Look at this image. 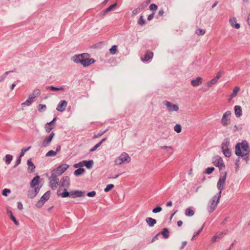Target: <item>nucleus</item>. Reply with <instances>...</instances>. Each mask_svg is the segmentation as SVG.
Segmentation results:
<instances>
[{
  "label": "nucleus",
  "mask_w": 250,
  "mask_h": 250,
  "mask_svg": "<svg viewBox=\"0 0 250 250\" xmlns=\"http://www.w3.org/2000/svg\"><path fill=\"white\" fill-rule=\"evenodd\" d=\"M235 154L237 156H241L246 161L249 159L250 150L249 145L246 142L239 143L236 145Z\"/></svg>",
  "instance_id": "1"
},
{
  "label": "nucleus",
  "mask_w": 250,
  "mask_h": 250,
  "mask_svg": "<svg viewBox=\"0 0 250 250\" xmlns=\"http://www.w3.org/2000/svg\"><path fill=\"white\" fill-rule=\"evenodd\" d=\"M72 60L75 62L81 63L84 67L88 66L95 62L94 59H89L87 53L75 55L72 58Z\"/></svg>",
  "instance_id": "2"
},
{
  "label": "nucleus",
  "mask_w": 250,
  "mask_h": 250,
  "mask_svg": "<svg viewBox=\"0 0 250 250\" xmlns=\"http://www.w3.org/2000/svg\"><path fill=\"white\" fill-rule=\"evenodd\" d=\"M220 193L214 195L208 203L207 209L209 213L213 212L216 208L221 197Z\"/></svg>",
  "instance_id": "3"
},
{
  "label": "nucleus",
  "mask_w": 250,
  "mask_h": 250,
  "mask_svg": "<svg viewBox=\"0 0 250 250\" xmlns=\"http://www.w3.org/2000/svg\"><path fill=\"white\" fill-rule=\"evenodd\" d=\"M130 161V156L126 153L124 152L115 159V163L116 165H119L123 163H128Z\"/></svg>",
  "instance_id": "4"
},
{
  "label": "nucleus",
  "mask_w": 250,
  "mask_h": 250,
  "mask_svg": "<svg viewBox=\"0 0 250 250\" xmlns=\"http://www.w3.org/2000/svg\"><path fill=\"white\" fill-rule=\"evenodd\" d=\"M227 173L225 172L223 175H221L217 184V188L219 190V193L221 195L222 191L224 189L226 185Z\"/></svg>",
  "instance_id": "5"
},
{
  "label": "nucleus",
  "mask_w": 250,
  "mask_h": 250,
  "mask_svg": "<svg viewBox=\"0 0 250 250\" xmlns=\"http://www.w3.org/2000/svg\"><path fill=\"white\" fill-rule=\"evenodd\" d=\"M55 173H52L51 176L49 178V183L51 188L55 190L57 188L59 185V179Z\"/></svg>",
  "instance_id": "6"
},
{
  "label": "nucleus",
  "mask_w": 250,
  "mask_h": 250,
  "mask_svg": "<svg viewBox=\"0 0 250 250\" xmlns=\"http://www.w3.org/2000/svg\"><path fill=\"white\" fill-rule=\"evenodd\" d=\"M231 115V113L230 111H227L224 113L221 119V124L223 126H226L230 124Z\"/></svg>",
  "instance_id": "7"
},
{
  "label": "nucleus",
  "mask_w": 250,
  "mask_h": 250,
  "mask_svg": "<svg viewBox=\"0 0 250 250\" xmlns=\"http://www.w3.org/2000/svg\"><path fill=\"white\" fill-rule=\"evenodd\" d=\"M229 142L228 140H225L222 144V150L224 155L227 157H229L231 152L229 148Z\"/></svg>",
  "instance_id": "8"
},
{
  "label": "nucleus",
  "mask_w": 250,
  "mask_h": 250,
  "mask_svg": "<svg viewBox=\"0 0 250 250\" xmlns=\"http://www.w3.org/2000/svg\"><path fill=\"white\" fill-rule=\"evenodd\" d=\"M164 104L166 105L167 110L169 112H177L179 110V106L176 104H174L170 102L166 101L164 102Z\"/></svg>",
  "instance_id": "9"
},
{
  "label": "nucleus",
  "mask_w": 250,
  "mask_h": 250,
  "mask_svg": "<svg viewBox=\"0 0 250 250\" xmlns=\"http://www.w3.org/2000/svg\"><path fill=\"white\" fill-rule=\"evenodd\" d=\"M69 166L64 164L59 166L56 169L52 171V173H55L56 175L60 176L62 175L68 168Z\"/></svg>",
  "instance_id": "10"
},
{
  "label": "nucleus",
  "mask_w": 250,
  "mask_h": 250,
  "mask_svg": "<svg viewBox=\"0 0 250 250\" xmlns=\"http://www.w3.org/2000/svg\"><path fill=\"white\" fill-rule=\"evenodd\" d=\"M213 164L215 167H219L220 169L225 167L222 158L218 156L214 158Z\"/></svg>",
  "instance_id": "11"
},
{
  "label": "nucleus",
  "mask_w": 250,
  "mask_h": 250,
  "mask_svg": "<svg viewBox=\"0 0 250 250\" xmlns=\"http://www.w3.org/2000/svg\"><path fill=\"white\" fill-rule=\"evenodd\" d=\"M70 185V179L68 176H64L60 181V186L64 188V190L67 189Z\"/></svg>",
  "instance_id": "12"
},
{
  "label": "nucleus",
  "mask_w": 250,
  "mask_h": 250,
  "mask_svg": "<svg viewBox=\"0 0 250 250\" xmlns=\"http://www.w3.org/2000/svg\"><path fill=\"white\" fill-rule=\"evenodd\" d=\"M54 136L55 133L52 132L48 137H46L42 143V146L46 147L51 143Z\"/></svg>",
  "instance_id": "13"
},
{
  "label": "nucleus",
  "mask_w": 250,
  "mask_h": 250,
  "mask_svg": "<svg viewBox=\"0 0 250 250\" xmlns=\"http://www.w3.org/2000/svg\"><path fill=\"white\" fill-rule=\"evenodd\" d=\"M85 191H83L79 190L71 191V197L72 198L83 197L85 195Z\"/></svg>",
  "instance_id": "14"
},
{
  "label": "nucleus",
  "mask_w": 250,
  "mask_h": 250,
  "mask_svg": "<svg viewBox=\"0 0 250 250\" xmlns=\"http://www.w3.org/2000/svg\"><path fill=\"white\" fill-rule=\"evenodd\" d=\"M67 105V102L65 101H61L58 105L56 109L60 112H63Z\"/></svg>",
  "instance_id": "15"
},
{
  "label": "nucleus",
  "mask_w": 250,
  "mask_h": 250,
  "mask_svg": "<svg viewBox=\"0 0 250 250\" xmlns=\"http://www.w3.org/2000/svg\"><path fill=\"white\" fill-rule=\"evenodd\" d=\"M40 188L36 187L34 189L30 190L28 192V196L30 198H34L39 193Z\"/></svg>",
  "instance_id": "16"
},
{
  "label": "nucleus",
  "mask_w": 250,
  "mask_h": 250,
  "mask_svg": "<svg viewBox=\"0 0 250 250\" xmlns=\"http://www.w3.org/2000/svg\"><path fill=\"white\" fill-rule=\"evenodd\" d=\"M229 22L230 25L235 29H238L240 27V24L237 22V19L234 17H231L229 19Z\"/></svg>",
  "instance_id": "17"
},
{
  "label": "nucleus",
  "mask_w": 250,
  "mask_h": 250,
  "mask_svg": "<svg viewBox=\"0 0 250 250\" xmlns=\"http://www.w3.org/2000/svg\"><path fill=\"white\" fill-rule=\"evenodd\" d=\"M203 81V78L201 77H198L195 79L191 81V84L196 87L202 84Z\"/></svg>",
  "instance_id": "18"
},
{
  "label": "nucleus",
  "mask_w": 250,
  "mask_h": 250,
  "mask_svg": "<svg viewBox=\"0 0 250 250\" xmlns=\"http://www.w3.org/2000/svg\"><path fill=\"white\" fill-rule=\"evenodd\" d=\"M41 94V91L38 89H35L33 92L30 94L29 95V97H30V100L32 99L33 100H34V99L38 97Z\"/></svg>",
  "instance_id": "19"
},
{
  "label": "nucleus",
  "mask_w": 250,
  "mask_h": 250,
  "mask_svg": "<svg viewBox=\"0 0 250 250\" xmlns=\"http://www.w3.org/2000/svg\"><path fill=\"white\" fill-rule=\"evenodd\" d=\"M235 115L236 117H240L242 114V110L240 106L236 105L234 107Z\"/></svg>",
  "instance_id": "20"
},
{
  "label": "nucleus",
  "mask_w": 250,
  "mask_h": 250,
  "mask_svg": "<svg viewBox=\"0 0 250 250\" xmlns=\"http://www.w3.org/2000/svg\"><path fill=\"white\" fill-rule=\"evenodd\" d=\"M153 56V53L151 52H146L145 54V57L141 58L142 61L147 62L150 59H152Z\"/></svg>",
  "instance_id": "21"
},
{
  "label": "nucleus",
  "mask_w": 250,
  "mask_h": 250,
  "mask_svg": "<svg viewBox=\"0 0 250 250\" xmlns=\"http://www.w3.org/2000/svg\"><path fill=\"white\" fill-rule=\"evenodd\" d=\"M39 179L40 177L38 175L35 176L30 183V187L33 188L38 185Z\"/></svg>",
  "instance_id": "22"
},
{
  "label": "nucleus",
  "mask_w": 250,
  "mask_h": 250,
  "mask_svg": "<svg viewBox=\"0 0 250 250\" xmlns=\"http://www.w3.org/2000/svg\"><path fill=\"white\" fill-rule=\"evenodd\" d=\"M55 127L54 124H52L51 122L47 123L45 125V129L46 132L49 133Z\"/></svg>",
  "instance_id": "23"
},
{
  "label": "nucleus",
  "mask_w": 250,
  "mask_h": 250,
  "mask_svg": "<svg viewBox=\"0 0 250 250\" xmlns=\"http://www.w3.org/2000/svg\"><path fill=\"white\" fill-rule=\"evenodd\" d=\"M146 220L148 225L151 227L154 226L156 223V220L151 217H147Z\"/></svg>",
  "instance_id": "24"
},
{
  "label": "nucleus",
  "mask_w": 250,
  "mask_h": 250,
  "mask_svg": "<svg viewBox=\"0 0 250 250\" xmlns=\"http://www.w3.org/2000/svg\"><path fill=\"white\" fill-rule=\"evenodd\" d=\"M83 165L85 166L87 168L90 169L92 167L93 165V161L89 160V161H83Z\"/></svg>",
  "instance_id": "25"
},
{
  "label": "nucleus",
  "mask_w": 250,
  "mask_h": 250,
  "mask_svg": "<svg viewBox=\"0 0 250 250\" xmlns=\"http://www.w3.org/2000/svg\"><path fill=\"white\" fill-rule=\"evenodd\" d=\"M13 159V156L10 154H7L5 155L3 160L7 165H9Z\"/></svg>",
  "instance_id": "26"
},
{
  "label": "nucleus",
  "mask_w": 250,
  "mask_h": 250,
  "mask_svg": "<svg viewBox=\"0 0 250 250\" xmlns=\"http://www.w3.org/2000/svg\"><path fill=\"white\" fill-rule=\"evenodd\" d=\"M46 89L50 90L53 91H58V90L63 91V90H64V88L62 86L60 87H55L53 86H49L46 87Z\"/></svg>",
  "instance_id": "27"
},
{
  "label": "nucleus",
  "mask_w": 250,
  "mask_h": 250,
  "mask_svg": "<svg viewBox=\"0 0 250 250\" xmlns=\"http://www.w3.org/2000/svg\"><path fill=\"white\" fill-rule=\"evenodd\" d=\"M59 190L58 191V194L59 195H61L62 197L65 198L68 196L71 197V191L70 192H68L67 191V189L66 190L64 189V192L61 193H59Z\"/></svg>",
  "instance_id": "28"
},
{
  "label": "nucleus",
  "mask_w": 250,
  "mask_h": 250,
  "mask_svg": "<svg viewBox=\"0 0 250 250\" xmlns=\"http://www.w3.org/2000/svg\"><path fill=\"white\" fill-rule=\"evenodd\" d=\"M28 165V168L31 170V172H32L34 168H35V166L34 165L33 162L31 160H28L27 163Z\"/></svg>",
  "instance_id": "29"
},
{
  "label": "nucleus",
  "mask_w": 250,
  "mask_h": 250,
  "mask_svg": "<svg viewBox=\"0 0 250 250\" xmlns=\"http://www.w3.org/2000/svg\"><path fill=\"white\" fill-rule=\"evenodd\" d=\"M50 196V192L49 191L46 192L41 197V199L44 202L48 200Z\"/></svg>",
  "instance_id": "30"
},
{
  "label": "nucleus",
  "mask_w": 250,
  "mask_h": 250,
  "mask_svg": "<svg viewBox=\"0 0 250 250\" xmlns=\"http://www.w3.org/2000/svg\"><path fill=\"white\" fill-rule=\"evenodd\" d=\"M194 211L190 208H188L186 209L185 215L187 216H192L194 215Z\"/></svg>",
  "instance_id": "31"
},
{
  "label": "nucleus",
  "mask_w": 250,
  "mask_h": 250,
  "mask_svg": "<svg viewBox=\"0 0 250 250\" xmlns=\"http://www.w3.org/2000/svg\"><path fill=\"white\" fill-rule=\"evenodd\" d=\"M217 83V81L216 80V79L214 78L207 83V85L208 87H212L215 84H216Z\"/></svg>",
  "instance_id": "32"
},
{
  "label": "nucleus",
  "mask_w": 250,
  "mask_h": 250,
  "mask_svg": "<svg viewBox=\"0 0 250 250\" xmlns=\"http://www.w3.org/2000/svg\"><path fill=\"white\" fill-rule=\"evenodd\" d=\"M239 90H240V88L238 86H235L234 88L232 93L230 95L231 98H233L235 97L237 95V94L238 92L239 91Z\"/></svg>",
  "instance_id": "33"
},
{
  "label": "nucleus",
  "mask_w": 250,
  "mask_h": 250,
  "mask_svg": "<svg viewBox=\"0 0 250 250\" xmlns=\"http://www.w3.org/2000/svg\"><path fill=\"white\" fill-rule=\"evenodd\" d=\"M84 171V169L83 168H80L74 171V174L76 176H79L82 174Z\"/></svg>",
  "instance_id": "34"
},
{
  "label": "nucleus",
  "mask_w": 250,
  "mask_h": 250,
  "mask_svg": "<svg viewBox=\"0 0 250 250\" xmlns=\"http://www.w3.org/2000/svg\"><path fill=\"white\" fill-rule=\"evenodd\" d=\"M160 148L162 149H167V151H170V153H173V148L170 146H161Z\"/></svg>",
  "instance_id": "35"
},
{
  "label": "nucleus",
  "mask_w": 250,
  "mask_h": 250,
  "mask_svg": "<svg viewBox=\"0 0 250 250\" xmlns=\"http://www.w3.org/2000/svg\"><path fill=\"white\" fill-rule=\"evenodd\" d=\"M57 152L54 150H49L46 154V156L47 157H54L57 155Z\"/></svg>",
  "instance_id": "36"
},
{
  "label": "nucleus",
  "mask_w": 250,
  "mask_h": 250,
  "mask_svg": "<svg viewBox=\"0 0 250 250\" xmlns=\"http://www.w3.org/2000/svg\"><path fill=\"white\" fill-rule=\"evenodd\" d=\"M161 233L166 238H167L169 237V231L168 229L167 228L164 229Z\"/></svg>",
  "instance_id": "37"
},
{
  "label": "nucleus",
  "mask_w": 250,
  "mask_h": 250,
  "mask_svg": "<svg viewBox=\"0 0 250 250\" xmlns=\"http://www.w3.org/2000/svg\"><path fill=\"white\" fill-rule=\"evenodd\" d=\"M174 130L177 133H180L182 131L181 125L180 124H176L174 127Z\"/></svg>",
  "instance_id": "38"
},
{
  "label": "nucleus",
  "mask_w": 250,
  "mask_h": 250,
  "mask_svg": "<svg viewBox=\"0 0 250 250\" xmlns=\"http://www.w3.org/2000/svg\"><path fill=\"white\" fill-rule=\"evenodd\" d=\"M34 101L32 99L30 100V97H28V99H27L24 103L22 104V105H25L27 106L30 105Z\"/></svg>",
  "instance_id": "39"
},
{
  "label": "nucleus",
  "mask_w": 250,
  "mask_h": 250,
  "mask_svg": "<svg viewBox=\"0 0 250 250\" xmlns=\"http://www.w3.org/2000/svg\"><path fill=\"white\" fill-rule=\"evenodd\" d=\"M117 46L116 45H113L112 47L109 49L110 53L112 55L115 54L117 51Z\"/></svg>",
  "instance_id": "40"
},
{
  "label": "nucleus",
  "mask_w": 250,
  "mask_h": 250,
  "mask_svg": "<svg viewBox=\"0 0 250 250\" xmlns=\"http://www.w3.org/2000/svg\"><path fill=\"white\" fill-rule=\"evenodd\" d=\"M30 148H31V146H29V147H28L27 148H24L22 149L19 156H20V157H22L24 155L25 153L27 151L29 150L30 149Z\"/></svg>",
  "instance_id": "41"
},
{
  "label": "nucleus",
  "mask_w": 250,
  "mask_h": 250,
  "mask_svg": "<svg viewBox=\"0 0 250 250\" xmlns=\"http://www.w3.org/2000/svg\"><path fill=\"white\" fill-rule=\"evenodd\" d=\"M114 187L113 184H109L107 185L106 187L104 188V190L105 192H107L109 191Z\"/></svg>",
  "instance_id": "42"
},
{
  "label": "nucleus",
  "mask_w": 250,
  "mask_h": 250,
  "mask_svg": "<svg viewBox=\"0 0 250 250\" xmlns=\"http://www.w3.org/2000/svg\"><path fill=\"white\" fill-rule=\"evenodd\" d=\"M147 5V3L146 2H143L142 3L139 7H138V10L139 11H142L143 9H144L146 7Z\"/></svg>",
  "instance_id": "43"
},
{
  "label": "nucleus",
  "mask_w": 250,
  "mask_h": 250,
  "mask_svg": "<svg viewBox=\"0 0 250 250\" xmlns=\"http://www.w3.org/2000/svg\"><path fill=\"white\" fill-rule=\"evenodd\" d=\"M44 202L41 199L37 203L36 206L38 208H41L43 204H44Z\"/></svg>",
  "instance_id": "44"
},
{
  "label": "nucleus",
  "mask_w": 250,
  "mask_h": 250,
  "mask_svg": "<svg viewBox=\"0 0 250 250\" xmlns=\"http://www.w3.org/2000/svg\"><path fill=\"white\" fill-rule=\"evenodd\" d=\"M162 210V208L161 207H157L154 208L152 210V212L154 213H158V212H159L160 211H161Z\"/></svg>",
  "instance_id": "45"
},
{
  "label": "nucleus",
  "mask_w": 250,
  "mask_h": 250,
  "mask_svg": "<svg viewBox=\"0 0 250 250\" xmlns=\"http://www.w3.org/2000/svg\"><path fill=\"white\" fill-rule=\"evenodd\" d=\"M196 33L198 35H203L205 33V31L201 29H198L196 30Z\"/></svg>",
  "instance_id": "46"
},
{
  "label": "nucleus",
  "mask_w": 250,
  "mask_h": 250,
  "mask_svg": "<svg viewBox=\"0 0 250 250\" xmlns=\"http://www.w3.org/2000/svg\"><path fill=\"white\" fill-rule=\"evenodd\" d=\"M214 170V168L213 167H208L206 169V173L208 174H210Z\"/></svg>",
  "instance_id": "47"
},
{
  "label": "nucleus",
  "mask_w": 250,
  "mask_h": 250,
  "mask_svg": "<svg viewBox=\"0 0 250 250\" xmlns=\"http://www.w3.org/2000/svg\"><path fill=\"white\" fill-rule=\"evenodd\" d=\"M10 193V190L7 188L4 189L2 191V194L3 196H6L8 193Z\"/></svg>",
  "instance_id": "48"
},
{
  "label": "nucleus",
  "mask_w": 250,
  "mask_h": 250,
  "mask_svg": "<svg viewBox=\"0 0 250 250\" xmlns=\"http://www.w3.org/2000/svg\"><path fill=\"white\" fill-rule=\"evenodd\" d=\"M204 228V225L202 227V228L196 232H195L193 236H192L191 238V240H193L194 238L197 236L202 230Z\"/></svg>",
  "instance_id": "49"
},
{
  "label": "nucleus",
  "mask_w": 250,
  "mask_h": 250,
  "mask_svg": "<svg viewBox=\"0 0 250 250\" xmlns=\"http://www.w3.org/2000/svg\"><path fill=\"white\" fill-rule=\"evenodd\" d=\"M116 3H115V4H113L110 5L109 7H108L107 9H105V12H108L111 11L113 8L116 7Z\"/></svg>",
  "instance_id": "50"
},
{
  "label": "nucleus",
  "mask_w": 250,
  "mask_h": 250,
  "mask_svg": "<svg viewBox=\"0 0 250 250\" xmlns=\"http://www.w3.org/2000/svg\"><path fill=\"white\" fill-rule=\"evenodd\" d=\"M145 20H144L143 16H141L138 21V23L140 25H144L145 23Z\"/></svg>",
  "instance_id": "51"
},
{
  "label": "nucleus",
  "mask_w": 250,
  "mask_h": 250,
  "mask_svg": "<svg viewBox=\"0 0 250 250\" xmlns=\"http://www.w3.org/2000/svg\"><path fill=\"white\" fill-rule=\"evenodd\" d=\"M101 145V142H99L98 144H96L93 148L90 149V151L92 152L97 149L98 147H99Z\"/></svg>",
  "instance_id": "52"
},
{
  "label": "nucleus",
  "mask_w": 250,
  "mask_h": 250,
  "mask_svg": "<svg viewBox=\"0 0 250 250\" xmlns=\"http://www.w3.org/2000/svg\"><path fill=\"white\" fill-rule=\"evenodd\" d=\"M8 73V72H5L4 74H3L1 76H0V82H2L5 79Z\"/></svg>",
  "instance_id": "53"
},
{
  "label": "nucleus",
  "mask_w": 250,
  "mask_h": 250,
  "mask_svg": "<svg viewBox=\"0 0 250 250\" xmlns=\"http://www.w3.org/2000/svg\"><path fill=\"white\" fill-rule=\"evenodd\" d=\"M150 10H156L157 9V6L155 4H151L149 6Z\"/></svg>",
  "instance_id": "54"
},
{
  "label": "nucleus",
  "mask_w": 250,
  "mask_h": 250,
  "mask_svg": "<svg viewBox=\"0 0 250 250\" xmlns=\"http://www.w3.org/2000/svg\"><path fill=\"white\" fill-rule=\"evenodd\" d=\"M46 108V105L45 104H40L38 106V109L40 111H41L43 109Z\"/></svg>",
  "instance_id": "55"
},
{
  "label": "nucleus",
  "mask_w": 250,
  "mask_h": 250,
  "mask_svg": "<svg viewBox=\"0 0 250 250\" xmlns=\"http://www.w3.org/2000/svg\"><path fill=\"white\" fill-rule=\"evenodd\" d=\"M96 192L95 191H91V192H89L87 193V196H89V197H94L96 195Z\"/></svg>",
  "instance_id": "56"
},
{
  "label": "nucleus",
  "mask_w": 250,
  "mask_h": 250,
  "mask_svg": "<svg viewBox=\"0 0 250 250\" xmlns=\"http://www.w3.org/2000/svg\"><path fill=\"white\" fill-rule=\"evenodd\" d=\"M187 244V241H183L182 243V246L180 248V250H182L183 249H184V248L186 247Z\"/></svg>",
  "instance_id": "57"
},
{
  "label": "nucleus",
  "mask_w": 250,
  "mask_h": 250,
  "mask_svg": "<svg viewBox=\"0 0 250 250\" xmlns=\"http://www.w3.org/2000/svg\"><path fill=\"white\" fill-rule=\"evenodd\" d=\"M14 222L15 224L17 226L19 225L18 222L16 220V219L15 216H12V217L10 218Z\"/></svg>",
  "instance_id": "58"
},
{
  "label": "nucleus",
  "mask_w": 250,
  "mask_h": 250,
  "mask_svg": "<svg viewBox=\"0 0 250 250\" xmlns=\"http://www.w3.org/2000/svg\"><path fill=\"white\" fill-rule=\"evenodd\" d=\"M83 166V162H81L78 164H76L74 165V167L76 168L79 167H82Z\"/></svg>",
  "instance_id": "59"
},
{
  "label": "nucleus",
  "mask_w": 250,
  "mask_h": 250,
  "mask_svg": "<svg viewBox=\"0 0 250 250\" xmlns=\"http://www.w3.org/2000/svg\"><path fill=\"white\" fill-rule=\"evenodd\" d=\"M239 162H240V159L239 158H238L235 161V165L236 166V170L237 171V168L238 167H239Z\"/></svg>",
  "instance_id": "60"
},
{
  "label": "nucleus",
  "mask_w": 250,
  "mask_h": 250,
  "mask_svg": "<svg viewBox=\"0 0 250 250\" xmlns=\"http://www.w3.org/2000/svg\"><path fill=\"white\" fill-rule=\"evenodd\" d=\"M218 236L217 235H214L212 238H211V242L212 243H214L215 242H216L217 241V239L218 238Z\"/></svg>",
  "instance_id": "61"
},
{
  "label": "nucleus",
  "mask_w": 250,
  "mask_h": 250,
  "mask_svg": "<svg viewBox=\"0 0 250 250\" xmlns=\"http://www.w3.org/2000/svg\"><path fill=\"white\" fill-rule=\"evenodd\" d=\"M17 207L19 209H22L23 208L22 203L21 202H18Z\"/></svg>",
  "instance_id": "62"
},
{
  "label": "nucleus",
  "mask_w": 250,
  "mask_h": 250,
  "mask_svg": "<svg viewBox=\"0 0 250 250\" xmlns=\"http://www.w3.org/2000/svg\"><path fill=\"white\" fill-rule=\"evenodd\" d=\"M221 77V73L220 72H218L215 77H214L215 79H216V80L218 81L219 79Z\"/></svg>",
  "instance_id": "63"
},
{
  "label": "nucleus",
  "mask_w": 250,
  "mask_h": 250,
  "mask_svg": "<svg viewBox=\"0 0 250 250\" xmlns=\"http://www.w3.org/2000/svg\"><path fill=\"white\" fill-rule=\"evenodd\" d=\"M21 157H20V156H19L18 158L17 159V160L16 161L15 166H18L21 163Z\"/></svg>",
  "instance_id": "64"
}]
</instances>
